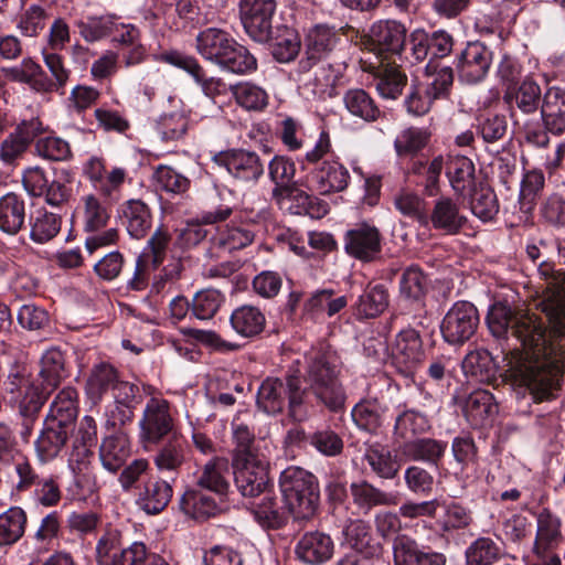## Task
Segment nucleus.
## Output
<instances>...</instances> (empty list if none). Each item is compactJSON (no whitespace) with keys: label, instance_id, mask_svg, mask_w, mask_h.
Here are the masks:
<instances>
[{"label":"nucleus","instance_id":"obj_5","mask_svg":"<svg viewBox=\"0 0 565 565\" xmlns=\"http://www.w3.org/2000/svg\"><path fill=\"white\" fill-rule=\"evenodd\" d=\"M537 274L544 280L542 311L550 317L554 332L565 337V274L546 262L539 264Z\"/></svg>","mask_w":565,"mask_h":565},{"label":"nucleus","instance_id":"obj_29","mask_svg":"<svg viewBox=\"0 0 565 565\" xmlns=\"http://www.w3.org/2000/svg\"><path fill=\"white\" fill-rule=\"evenodd\" d=\"M74 216L82 221L85 231L96 232L107 224L109 212L96 194L88 193L81 196Z\"/></svg>","mask_w":565,"mask_h":565},{"label":"nucleus","instance_id":"obj_63","mask_svg":"<svg viewBox=\"0 0 565 565\" xmlns=\"http://www.w3.org/2000/svg\"><path fill=\"white\" fill-rule=\"evenodd\" d=\"M301 46L298 33L292 29H285L276 36L271 44L273 56L280 63L295 60Z\"/></svg>","mask_w":565,"mask_h":565},{"label":"nucleus","instance_id":"obj_18","mask_svg":"<svg viewBox=\"0 0 565 565\" xmlns=\"http://www.w3.org/2000/svg\"><path fill=\"white\" fill-rule=\"evenodd\" d=\"M392 359L403 374L408 375L414 372L424 359L422 341L416 330L406 329L396 335L392 347Z\"/></svg>","mask_w":565,"mask_h":565},{"label":"nucleus","instance_id":"obj_60","mask_svg":"<svg viewBox=\"0 0 565 565\" xmlns=\"http://www.w3.org/2000/svg\"><path fill=\"white\" fill-rule=\"evenodd\" d=\"M54 391L49 385L30 383L24 390L23 395L20 394L19 409L23 417H34L44 405L47 396Z\"/></svg>","mask_w":565,"mask_h":565},{"label":"nucleus","instance_id":"obj_26","mask_svg":"<svg viewBox=\"0 0 565 565\" xmlns=\"http://www.w3.org/2000/svg\"><path fill=\"white\" fill-rule=\"evenodd\" d=\"M70 427L46 420L44 429L35 440L38 459L45 463L58 456L68 438Z\"/></svg>","mask_w":565,"mask_h":565},{"label":"nucleus","instance_id":"obj_16","mask_svg":"<svg viewBox=\"0 0 565 565\" xmlns=\"http://www.w3.org/2000/svg\"><path fill=\"white\" fill-rule=\"evenodd\" d=\"M255 238L249 224L244 222H231L217 227L211 239L210 255L220 258L223 255L234 253L249 246Z\"/></svg>","mask_w":565,"mask_h":565},{"label":"nucleus","instance_id":"obj_2","mask_svg":"<svg viewBox=\"0 0 565 565\" xmlns=\"http://www.w3.org/2000/svg\"><path fill=\"white\" fill-rule=\"evenodd\" d=\"M303 380L307 391L311 392L319 403L332 412L344 406L345 392L340 381L341 370L328 353L316 352L306 355Z\"/></svg>","mask_w":565,"mask_h":565},{"label":"nucleus","instance_id":"obj_57","mask_svg":"<svg viewBox=\"0 0 565 565\" xmlns=\"http://www.w3.org/2000/svg\"><path fill=\"white\" fill-rule=\"evenodd\" d=\"M39 376L49 388H56L65 376V359L57 348L46 350L41 358Z\"/></svg>","mask_w":565,"mask_h":565},{"label":"nucleus","instance_id":"obj_9","mask_svg":"<svg viewBox=\"0 0 565 565\" xmlns=\"http://www.w3.org/2000/svg\"><path fill=\"white\" fill-rule=\"evenodd\" d=\"M479 313L477 308L468 301H457L445 315L440 331L444 340L449 344H462L477 331Z\"/></svg>","mask_w":565,"mask_h":565},{"label":"nucleus","instance_id":"obj_10","mask_svg":"<svg viewBox=\"0 0 565 565\" xmlns=\"http://www.w3.org/2000/svg\"><path fill=\"white\" fill-rule=\"evenodd\" d=\"M276 0H241L239 17L246 33L255 41L267 40L271 32Z\"/></svg>","mask_w":565,"mask_h":565},{"label":"nucleus","instance_id":"obj_27","mask_svg":"<svg viewBox=\"0 0 565 565\" xmlns=\"http://www.w3.org/2000/svg\"><path fill=\"white\" fill-rule=\"evenodd\" d=\"M196 52L206 61L217 65L234 39L224 30L207 28L196 35Z\"/></svg>","mask_w":565,"mask_h":565},{"label":"nucleus","instance_id":"obj_46","mask_svg":"<svg viewBox=\"0 0 565 565\" xmlns=\"http://www.w3.org/2000/svg\"><path fill=\"white\" fill-rule=\"evenodd\" d=\"M230 90L236 104L247 111H262L268 105L267 92L254 83H236L230 86Z\"/></svg>","mask_w":565,"mask_h":565},{"label":"nucleus","instance_id":"obj_3","mask_svg":"<svg viewBox=\"0 0 565 565\" xmlns=\"http://www.w3.org/2000/svg\"><path fill=\"white\" fill-rule=\"evenodd\" d=\"M288 399L289 415L294 420L302 422L308 416L306 390L302 388L300 375L289 373L286 381L276 377L266 379L257 392V406L264 413L275 415L284 409Z\"/></svg>","mask_w":565,"mask_h":565},{"label":"nucleus","instance_id":"obj_6","mask_svg":"<svg viewBox=\"0 0 565 565\" xmlns=\"http://www.w3.org/2000/svg\"><path fill=\"white\" fill-rule=\"evenodd\" d=\"M234 479L244 497H257L269 486V462L264 455L233 457Z\"/></svg>","mask_w":565,"mask_h":565},{"label":"nucleus","instance_id":"obj_15","mask_svg":"<svg viewBox=\"0 0 565 565\" xmlns=\"http://www.w3.org/2000/svg\"><path fill=\"white\" fill-rule=\"evenodd\" d=\"M345 252L362 262L374 260L381 252V235L377 227L362 222L349 230L344 236Z\"/></svg>","mask_w":565,"mask_h":565},{"label":"nucleus","instance_id":"obj_33","mask_svg":"<svg viewBox=\"0 0 565 565\" xmlns=\"http://www.w3.org/2000/svg\"><path fill=\"white\" fill-rule=\"evenodd\" d=\"M562 541L563 534L561 519L548 510H543L537 516L533 554L540 555L541 551H547L556 547Z\"/></svg>","mask_w":565,"mask_h":565},{"label":"nucleus","instance_id":"obj_49","mask_svg":"<svg viewBox=\"0 0 565 565\" xmlns=\"http://www.w3.org/2000/svg\"><path fill=\"white\" fill-rule=\"evenodd\" d=\"M181 510L193 519H206L215 515L218 508L215 500L198 489H188L180 499Z\"/></svg>","mask_w":565,"mask_h":565},{"label":"nucleus","instance_id":"obj_31","mask_svg":"<svg viewBox=\"0 0 565 565\" xmlns=\"http://www.w3.org/2000/svg\"><path fill=\"white\" fill-rule=\"evenodd\" d=\"M230 322L233 330L243 338H254L266 326L265 313L256 306L243 305L233 310Z\"/></svg>","mask_w":565,"mask_h":565},{"label":"nucleus","instance_id":"obj_41","mask_svg":"<svg viewBox=\"0 0 565 565\" xmlns=\"http://www.w3.org/2000/svg\"><path fill=\"white\" fill-rule=\"evenodd\" d=\"M118 374L114 366L108 363H100L93 367L86 382V394L93 403H98L105 393L114 391Z\"/></svg>","mask_w":565,"mask_h":565},{"label":"nucleus","instance_id":"obj_20","mask_svg":"<svg viewBox=\"0 0 565 565\" xmlns=\"http://www.w3.org/2000/svg\"><path fill=\"white\" fill-rule=\"evenodd\" d=\"M297 557L309 565H320L328 562L334 551L332 539L322 532L305 533L296 545Z\"/></svg>","mask_w":565,"mask_h":565},{"label":"nucleus","instance_id":"obj_30","mask_svg":"<svg viewBox=\"0 0 565 565\" xmlns=\"http://www.w3.org/2000/svg\"><path fill=\"white\" fill-rule=\"evenodd\" d=\"M228 461L222 457L210 459L196 477V486L216 494H225L230 488L227 480Z\"/></svg>","mask_w":565,"mask_h":565},{"label":"nucleus","instance_id":"obj_23","mask_svg":"<svg viewBox=\"0 0 565 565\" xmlns=\"http://www.w3.org/2000/svg\"><path fill=\"white\" fill-rule=\"evenodd\" d=\"M503 99L522 114L532 115L541 108L543 95L540 85L526 77L515 86L505 87Z\"/></svg>","mask_w":565,"mask_h":565},{"label":"nucleus","instance_id":"obj_11","mask_svg":"<svg viewBox=\"0 0 565 565\" xmlns=\"http://www.w3.org/2000/svg\"><path fill=\"white\" fill-rule=\"evenodd\" d=\"M492 64V52L483 43L470 42L459 54L456 63L458 77L467 84H477L486 78Z\"/></svg>","mask_w":565,"mask_h":565},{"label":"nucleus","instance_id":"obj_54","mask_svg":"<svg viewBox=\"0 0 565 565\" xmlns=\"http://www.w3.org/2000/svg\"><path fill=\"white\" fill-rule=\"evenodd\" d=\"M44 64L52 75V79L38 83L44 92H57L65 87L68 82L71 71L65 66L62 55L55 51L43 50Z\"/></svg>","mask_w":565,"mask_h":565},{"label":"nucleus","instance_id":"obj_1","mask_svg":"<svg viewBox=\"0 0 565 565\" xmlns=\"http://www.w3.org/2000/svg\"><path fill=\"white\" fill-rule=\"evenodd\" d=\"M548 320L550 335L546 334L544 322L534 312L522 309L513 311L508 305L498 302L487 315L492 335L504 338L511 332L524 348V354L512 367L513 376L537 401L550 396L564 354L565 337L554 332L553 323Z\"/></svg>","mask_w":565,"mask_h":565},{"label":"nucleus","instance_id":"obj_21","mask_svg":"<svg viewBox=\"0 0 565 565\" xmlns=\"http://www.w3.org/2000/svg\"><path fill=\"white\" fill-rule=\"evenodd\" d=\"M428 221L435 230L454 235L461 230L467 218L455 200L443 195L434 202Z\"/></svg>","mask_w":565,"mask_h":565},{"label":"nucleus","instance_id":"obj_62","mask_svg":"<svg viewBox=\"0 0 565 565\" xmlns=\"http://www.w3.org/2000/svg\"><path fill=\"white\" fill-rule=\"evenodd\" d=\"M224 302V296L216 289L198 291L192 299V313L200 320L212 319Z\"/></svg>","mask_w":565,"mask_h":565},{"label":"nucleus","instance_id":"obj_40","mask_svg":"<svg viewBox=\"0 0 565 565\" xmlns=\"http://www.w3.org/2000/svg\"><path fill=\"white\" fill-rule=\"evenodd\" d=\"M345 109L354 117L373 122L381 117V110L374 99L361 88H351L343 95Z\"/></svg>","mask_w":565,"mask_h":565},{"label":"nucleus","instance_id":"obj_47","mask_svg":"<svg viewBox=\"0 0 565 565\" xmlns=\"http://www.w3.org/2000/svg\"><path fill=\"white\" fill-rule=\"evenodd\" d=\"M26 513L20 507H11L0 514V547L17 543L24 534Z\"/></svg>","mask_w":565,"mask_h":565},{"label":"nucleus","instance_id":"obj_22","mask_svg":"<svg viewBox=\"0 0 565 565\" xmlns=\"http://www.w3.org/2000/svg\"><path fill=\"white\" fill-rule=\"evenodd\" d=\"M394 565H445L446 557L438 552L420 550L415 541L398 536L393 543Z\"/></svg>","mask_w":565,"mask_h":565},{"label":"nucleus","instance_id":"obj_44","mask_svg":"<svg viewBox=\"0 0 565 565\" xmlns=\"http://www.w3.org/2000/svg\"><path fill=\"white\" fill-rule=\"evenodd\" d=\"M217 66L224 72L247 75L256 71L257 60L244 45L234 40V45H230Z\"/></svg>","mask_w":565,"mask_h":565},{"label":"nucleus","instance_id":"obj_34","mask_svg":"<svg viewBox=\"0 0 565 565\" xmlns=\"http://www.w3.org/2000/svg\"><path fill=\"white\" fill-rule=\"evenodd\" d=\"M129 456V441L124 435L109 436L103 439L99 447V459L105 470L116 473L124 467Z\"/></svg>","mask_w":565,"mask_h":565},{"label":"nucleus","instance_id":"obj_52","mask_svg":"<svg viewBox=\"0 0 565 565\" xmlns=\"http://www.w3.org/2000/svg\"><path fill=\"white\" fill-rule=\"evenodd\" d=\"M406 75L395 65L382 66L374 77V85L383 98L395 99L406 84Z\"/></svg>","mask_w":565,"mask_h":565},{"label":"nucleus","instance_id":"obj_64","mask_svg":"<svg viewBox=\"0 0 565 565\" xmlns=\"http://www.w3.org/2000/svg\"><path fill=\"white\" fill-rule=\"evenodd\" d=\"M462 370L479 381L488 380L493 372L492 356L487 350L471 351L462 361Z\"/></svg>","mask_w":565,"mask_h":565},{"label":"nucleus","instance_id":"obj_32","mask_svg":"<svg viewBox=\"0 0 565 565\" xmlns=\"http://www.w3.org/2000/svg\"><path fill=\"white\" fill-rule=\"evenodd\" d=\"M25 222V202L15 193L0 198V231L8 235L18 234Z\"/></svg>","mask_w":565,"mask_h":565},{"label":"nucleus","instance_id":"obj_42","mask_svg":"<svg viewBox=\"0 0 565 565\" xmlns=\"http://www.w3.org/2000/svg\"><path fill=\"white\" fill-rule=\"evenodd\" d=\"M232 214L228 206L217 207L215 211L205 212L201 216V223H189L179 235L180 243L185 246H194L201 243L206 236L207 231L204 225L214 224L226 220Z\"/></svg>","mask_w":565,"mask_h":565},{"label":"nucleus","instance_id":"obj_53","mask_svg":"<svg viewBox=\"0 0 565 565\" xmlns=\"http://www.w3.org/2000/svg\"><path fill=\"white\" fill-rule=\"evenodd\" d=\"M393 204L403 216L423 224L428 222L426 202L418 193L402 189L394 195Z\"/></svg>","mask_w":565,"mask_h":565},{"label":"nucleus","instance_id":"obj_17","mask_svg":"<svg viewBox=\"0 0 565 565\" xmlns=\"http://www.w3.org/2000/svg\"><path fill=\"white\" fill-rule=\"evenodd\" d=\"M216 162L244 182H256L264 173V164L254 151L238 149L222 152L216 157Z\"/></svg>","mask_w":565,"mask_h":565},{"label":"nucleus","instance_id":"obj_61","mask_svg":"<svg viewBox=\"0 0 565 565\" xmlns=\"http://www.w3.org/2000/svg\"><path fill=\"white\" fill-rule=\"evenodd\" d=\"M430 428L426 415L408 409L399 414L394 426V434L403 439H409L416 435L424 434Z\"/></svg>","mask_w":565,"mask_h":565},{"label":"nucleus","instance_id":"obj_14","mask_svg":"<svg viewBox=\"0 0 565 565\" xmlns=\"http://www.w3.org/2000/svg\"><path fill=\"white\" fill-rule=\"evenodd\" d=\"M407 30L396 20H379L374 22L367 33L371 50L377 53L399 55L406 43Z\"/></svg>","mask_w":565,"mask_h":565},{"label":"nucleus","instance_id":"obj_59","mask_svg":"<svg viewBox=\"0 0 565 565\" xmlns=\"http://www.w3.org/2000/svg\"><path fill=\"white\" fill-rule=\"evenodd\" d=\"M501 556V547L490 537H479L466 550L467 565H491Z\"/></svg>","mask_w":565,"mask_h":565},{"label":"nucleus","instance_id":"obj_50","mask_svg":"<svg viewBox=\"0 0 565 565\" xmlns=\"http://www.w3.org/2000/svg\"><path fill=\"white\" fill-rule=\"evenodd\" d=\"M447 444L431 438H417L404 445V454L415 461L436 465L444 456Z\"/></svg>","mask_w":565,"mask_h":565},{"label":"nucleus","instance_id":"obj_38","mask_svg":"<svg viewBox=\"0 0 565 565\" xmlns=\"http://www.w3.org/2000/svg\"><path fill=\"white\" fill-rule=\"evenodd\" d=\"M348 305L345 296L334 297L331 289H323L312 294L305 303V312L313 319L326 315L332 317Z\"/></svg>","mask_w":565,"mask_h":565},{"label":"nucleus","instance_id":"obj_7","mask_svg":"<svg viewBox=\"0 0 565 565\" xmlns=\"http://www.w3.org/2000/svg\"><path fill=\"white\" fill-rule=\"evenodd\" d=\"M138 425L140 440L146 445H158L174 429L170 403L164 398L151 397Z\"/></svg>","mask_w":565,"mask_h":565},{"label":"nucleus","instance_id":"obj_51","mask_svg":"<svg viewBox=\"0 0 565 565\" xmlns=\"http://www.w3.org/2000/svg\"><path fill=\"white\" fill-rule=\"evenodd\" d=\"M185 462V447L173 438L164 444L154 455L153 463L161 473H177Z\"/></svg>","mask_w":565,"mask_h":565},{"label":"nucleus","instance_id":"obj_58","mask_svg":"<svg viewBox=\"0 0 565 565\" xmlns=\"http://www.w3.org/2000/svg\"><path fill=\"white\" fill-rule=\"evenodd\" d=\"M470 195V210L482 222H489L499 212V203L494 191L486 185L473 188Z\"/></svg>","mask_w":565,"mask_h":565},{"label":"nucleus","instance_id":"obj_48","mask_svg":"<svg viewBox=\"0 0 565 565\" xmlns=\"http://www.w3.org/2000/svg\"><path fill=\"white\" fill-rule=\"evenodd\" d=\"M62 217L45 210H39L30 218V238L36 244H45L61 231Z\"/></svg>","mask_w":565,"mask_h":565},{"label":"nucleus","instance_id":"obj_12","mask_svg":"<svg viewBox=\"0 0 565 565\" xmlns=\"http://www.w3.org/2000/svg\"><path fill=\"white\" fill-rule=\"evenodd\" d=\"M339 35L333 28L317 24L308 30L305 39V57L298 64V72L308 75L311 68L335 47Z\"/></svg>","mask_w":565,"mask_h":565},{"label":"nucleus","instance_id":"obj_36","mask_svg":"<svg viewBox=\"0 0 565 565\" xmlns=\"http://www.w3.org/2000/svg\"><path fill=\"white\" fill-rule=\"evenodd\" d=\"M390 296L385 286L369 285L355 303V315L359 319L375 318L388 307Z\"/></svg>","mask_w":565,"mask_h":565},{"label":"nucleus","instance_id":"obj_37","mask_svg":"<svg viewBox=\"0 0 565 565\" xmlns=\"http://www.w3.org/2000/svg\"><path fill=\"white\" fill-rule=\"evenodd\" d=\"M127 232L134 238H142L151 227L149 207L140 200H129L121 209Z\"/></svg>","mask_w":565,"mask_h":565},{"label":"nucleus","instance_id":"obj_28","mask_svg":"<svg viewBox=\"0 0 565 565\" xmlns=\"http://www.w3.org/2000/svg\"><path fill=\"white\" fill-rule=\"evenodd\" d=\"M467 420L475 427L490 422L498 413L493 395L487 390H476L469 394L463 406Z\"/></svg>","mask_w":565,"mask_h":565},{"label":"nucleus","instance_id":"obj_45","mask_svg":"<svg viewBox=\"0 0 565 565\" xmlns=\"http://www.w3.org/2000/svg\"><path fill=\"white\" fill-rule=\"evenodd\" d=\"M78 34L87 43H95L111 35L115 14L87 15L75 21Z\"/></svg>","mask_w":565,"mask_h":565},{"label":"nucleus","instance_id":"obj_55","mask_svg":"<svg viewBox=\"0 0 565 565\" xmlns=\"http://www.w3.org/2000/svg\"><path fill=\"white\" fill-rule=\"evenodd\" d=\"M364 460L369 463L372 471L381 478L392 479L397 475L399 469V465L392 452L381 445L367 447L364 454Z\"/></svg>","mask_w":565,"mask_h":565},{"label":"nucleus","instance_id":"obj_56","mask_svg":"<svg viewBox=\"0 0 565 565\" xmlns=\"http://www.w3.org/2000/svg\"><path fill=\"white\" fill-rule=\"evenodd\" d=\"M351 494L354 503L366 511L376 505H395L396 497L381 491L367 482L353 483Z\"/></svg>","mask_w":565,"mask_h":565},{"label":"nucleus","instance_id":"obj_24","mask_svg":"<svg viewBox=\"0 0 565 565\" xmlns=\"http://www.w3.org/2000/svg\"><path fill=\"white\" fill-rule=\"evenodd\" d=\"M541 118L545 128L561 135L565 131V90L558 86H552L543 95L541 105Z\"/></svg>","mask_w":565,"mask_h":565},{"label":"nucleus","instance_id":"obj_19","mask_svg":"<svg viewBox=\"0 0 565 565\" xmlns=\"http://www.w3.org/2000/svg\"><path fill=\"white\" fill-rule=\"evenodd\" d=\"M271 198L279 209L294 215L308 214L312 217H320L327 213L326 204H318V209L316 211V199L294 185L274 188Z\"/></svg>","mask_w":565,"mask_h":565},{"label":"nucleus","instance_id":"obj_25","mask_svg":"<svg viewBox=\"0 0 565 565\" xmlns=\"http://www.w3.org/2000/svg\"><path fill=\"white\" fill-rule=\"evenodd\" d=\"M172 494V486L168 481L150 478L139 489L137 503L148 514H158L168 505Z\"/></svg>","mask_w":565,"mask_h":565},{"label":"nucleus","instance_id":"obj_35","mask_svg":"<svg viewBox=\"0 0 565 565\" xmlns=\"http://www.w3.org/2000/svg\"><path fill=\"white\" fill-rule=\"evenodd\" d=\"M475 164L469 158L465 156L449 158L446 174L456 194L465 195L467 191L475 188Z\"/></svg>","mask_w":565,"mask_h":565},{"label":"nucleus","instance_id":"obj_8","mask_svg":"<svg viewBox=\"0 0 565 565\" xmlns=\"http://www.w3.org/2000/svg\"><path fill=\"white\" fill-rule=\"evenodd\" d=\"M97 565H143L147 548L143 543L135 542L121 548L120 534L117 531L104 533L96 543Z\"/></svg>","mask_w":565,"mask_h":565},{"label":"nucleus","instance_id":"obj_13","mask_svg":"<svg viewBox=\"0 0 565 565\" xmlns=\"http://www.w3.org/2000/svg\"><path fill=\"white\" fill-rule=\"evenodd\" d=\"M350 181L349 170L337 160H324L308 174V186L320 195L344 191Z\"/></svg>","mask_w":565,"mask_h":565},{"label":"nucleus","instance_id":"obj_43","mask_svg":"<svg viewBox=\"0 0 565 565\" xmlns=\"http://www.w3.org/2000/svg\"><path fill=\"white\" fill-rule=\"evenodd\" d=\"M76 416L77 392L74 387H64L52 402L47 420L55 422L71 428Z\"/></svg>","mask_w":565,"mask_h":565},{"label":"nucleus","instance_id":"obj_4","mask_svg":"<svg viewBox=\"0 0 565 565\" xmlns=\"http://www.w3.org/2000/svg\"><path fill=\"white\" fill-rule=\"evenodd\" d=\"M279 487L286 508L295 519L308 520L315 515L319 488L312 473L299 467H288L280 473Z\"/></svg>","mask_w":565,"mask_h":565},{"label":"nucleus","instance_id":"obj_39","mask_svg":"<svg viewBox=\"0 0 565 565\" xmlns=\"http://www.w3.org/2000/svg\"><path fill=\"white\" fill-rule=\"evenodd\" d=\"M386 412L387 407L377 398H365L353 407L351 415L360 428L375 431L383 425Z\"/></svg>","mask_w":565,"mask_h":565}]
</instances>
